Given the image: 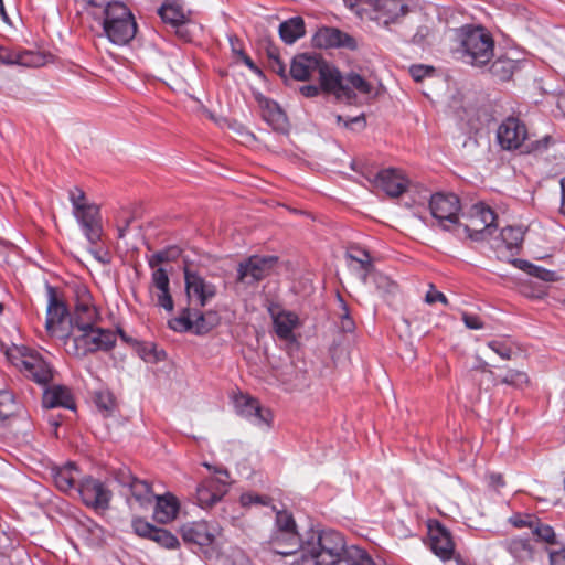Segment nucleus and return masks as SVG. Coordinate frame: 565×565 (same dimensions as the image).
I'll use <instances>...</instances> for the list:
<instances>
[{"instance_id": "f257e3e1", "label": "nucleus", "mask_w": 565, "mask_h": 565, "mask_svg": "<svg viewBox=\"0 0 565 565\" xmlns=\"http://www.w3.org/2000/svg\"><path fill=\"white\" fill-rule=\"evenodd\" d=\"M269 548L288 556L301 552V565H375L371 555L356 545L347 546L341 533L311 531L303 540L298 532H271Z\"/></svg>"}, {"instance_id": "c03bdc74", "label": "nucleus", "mask_w": 565, "mask_h": 565, "mask_svg": "<svg viewBox=\"0 0 565 565\" xmlns=\"http://www.w3.org/2000/svg\"><path fill=\"white\" fill-rule=\"evenodd\" d=\"M501 382L508 385L521 387L529 382V377L527 374L522 371L509 370L502 377Z\"/></svg>"}, {"instance_id": "4c0bfd02", "label": "nucleus", "mask_w": 565, "mask_h": 565, "mask_svg": "<svg viewBox=\"0 0 565 565\" xmlns=\"http://www.w3.org/2000/svg\"><path fill=\"white\" fill-rule=\"evenodd\" d=\"M502 243L507 249H518L524 238V231L521 226H507L500 233Z\"/></svg>"}, {"instance_id": "4468645a", "label": "nucleus", "mask_w": 565, "mask_h": 565, "mask_svg": "<svg viewBox=\"0 0 565 565\" xmlns=\"http://www.w3.org/2000/svg\"><path fill=\"white\" fill-rule=\"evenodd\" d=\"M76 491L86 507L103 511L109 508L111 492L98 479L83 478L78 481Z\"/></svg>"}, {"instance_id": "aec40b11", "label": "nucleus", "mask_w": 565, "mask_h": 565, "mask_svg": "<svg viewBox=\"0 0 565 565\" xmlns=\"http://www.w3.org/2000/svg\"><path fill=\"white\" fill-rule=\"evenodd\" d=\"M429 545L433 553L444 562L451 559L455 554L451 534L439 523L429 527Z\"/></svg>"}, {"instance_id": "423d86ee", "label": "nucleus", "mask_w": 565, "mask_h": 565, "mask_svg": "<svg viewBox=\"0 0 565 565\" xmlns=\"http://www.w3.org/2000/svg\"><path fill=\"white\" fill-rule=\"evenodd\" d=\"M466 223L458 221L454 234L459 238L468 237L475 242L488 239L497 230V215L483 203L473 204L468 213L462 214Z\"/></svg>"}, {"instance_id": "b1692460", "label": "nucleus", "mask_w": 565, "mask_h": 565, "mask_svg": "<svg viewBox=\"0 0 565 565\" xmlns=\"http://www.w3.org/2000/svg\"><path fill=\"white\" fill-rule=\"evenodd\" d=\"M317 45L321 47H344L349 50H355L358 43L350 34L335 29V28H323L315 36Z\"/></svg>"}, {"instance_id": "c9c22d12", "label": "nucleus", "mask_w": 565, "mask_h": 565, "mask_svg": "<svg viewBox=\"0 0 565 565\" xmlns=\"http://www.w3.org/2000/svg\"><path fill=\"white\" fill-rule=\"evenodd\" d=\"M21 406L9 391H0V423L19 413Z\"/></svg>"}, {"instance_id": "473e14b6", "label": "nucleus", "mask_w": 565, "mask_h": 565, "mask_svg": "<svg viewBox=\"0 0 565 565\" xmlns=\"http://www.w3.org/2000/svg\"><path fill=\"white\" fill-rule=\"evenodd\" d=\"M77 532L88 545L96 546L104 542V530L95 521L86 519L81 522L77 527Z\"/></svg>"}, {"instance_id": "72a5a7b5", "label": "nucleus", "mask_w": 565, "mask_h": 565, "mask_svg": "<svg viewBox=\"0 0 565 565\" xmlns=\"http://www.w3.org/2000/svg\"><path fill=\"white\" fill-rule=\"evenodd\" d=\"M518 67V61L502 56L492 63L490 72L500 81H509Z\"/></svg>"}, {"instance_id": "a878e982", "label": "nucleus", "mask_w": 565, "mask_h": 565, "mask_svg": "<svg viewBox=\"0 0 565 565\" xmlns=\"http://www.w3.org/2000/svg\"><path fill=\"white\" fill-rule=\"evenodd\" d=\"M153 499H156L153 518L158 523L167 524L178 516L180 502L175 495L167 492L162 495H154Z\"/></svg>"}, {"instance_id": "20e7f679", "label": "nucleus", "mask_w": 565, "mask_h": 565, "mask_svg": "<svg viewBox=\"0 0 565 565\" xmlns=\"http://www.w3.org/2000/svg\"><path fill=\"white\" fill-rule=\"evenodd\" d=\"M102 22L105 35L116 45H125L136 35L135 18L122 2H107L103 10Z\"/></svg>"}, {"instance_id": "f03ea898", "label": "nucleus", "mask_w": 565, "mask_h": 565, "mask_svg": "<svg viewBox=\"0 0 565 565\" xmlns=\"http://www.w3.org/2000/svg\"><path fill=\"white\" fill-rule=\"evenodd\" d=\"M456 47L460 58L473 66H483L493 57L494 40L481 25H462L454 31Z\"/></svg>"}, {"instance_id": "c85d7f7f", "label": "nucleus", "mask_w": 565, "mask_h": 565, "mask_svg": "<svg viewBox=\"0 0 565 565\" xmlns=\"http://www.w3.org/2000/svg\"><path fill=\"white\" fill-rule=\"evenodd\" d=\"M79 470L74 462H67L63 467L53 469L55 486L63 492L77 490Z\"/></svg>"}, {"instance_id": "0e129e2a", "label": "nucleus", "mask_w": 565, "mask_h": 565, "mask_svg": "<svg viewBox=\"0 0 565 565\" xmlns=\"http://www.w3.org/2000/svg\"><path fill=\"white\" fill-rule=\"evenodd\" d=\"M428 34V28L427 26H420L415 35L413 36V42L415 44H422L425 36Z\"/></svg>"}, {"instance_id": "f704fd0d", "label": "nucleus", "mask_w": 565, "mask_h": 565, "mask_svg": "<svg viewBox=\"0 0 565 565\" xmlns=\"http://www.w3.org/2000/svg\"><path fill=\"white\" fill-rule=\"evenodd\" d=\"M129 491L131 497L140 507H147L151 504L154 498L150 484L147 481L140 480L138 478L134 480L129 487Z\"/></svg>"}, {"instance_id": "bb28decb", "label": "nucleus", "mask_w": 565, "mask_h": 565, "mask_svg": "<svg viewBox=\"0 0 565 565\" xmlns=\"http://www.w3.org/2000/svg\"><path fill=\"white\" fill-rule=\"evenodd\" d=\"M43 406L46 408L64 407L75 409V402L71 391L63 385H54L44 391Z\"/></svg>"}, {"instance_id": "39448f33", "label": "nucleus", "mask_w": 565, "mask_h": 565, "mask_svg": "<svg viewBox=\"0 0 565 565\" xmlns=\"http://www.w3.org/2000/svg\"><path fill=\"white\" fill-rule=\"evenodd\" d=\"M116 343V334L108 330L94 326L73 330V334L64 341L65 350L76 358H84L97 351H108Z\"/></svg>"}, {"instance_id": "6e6552de", "label": "nucleus", "mask_w": 565, "mask_h": 565, "mask_svg": "<svg viewBox=\"0 0 565 565\" xmlns=\"http://www.w3.org/2000/svg\"><path fill=\"white\" fill-rule=\"evenodd\" d=\"M7 356L13 365L35 383L46 385L53 380L51 365L38 352L26 347L14 345L7 352Z\"/></svg>"}, {"instance_id": "680f3d73", "label": "nucleus", "mask_w": 565, "mask_h": 565, "mask_svg": "<svg viewBox=\"0 0 565 565\" xmlns=\"http://www.w3.org/2000/svg\"><path fill=\"white\" fill-rule=\"evenodd\" d=\"M270 57H273V64H271V67L273 70L281 76V78H284L285 81L288 79L287 77V74H286V67L285 65L281 63V61L277 57V56H273L270 54Z\"/></svg>"}, {"instance_id": "4d7b16f0", "label": "nucleus", "mask_w": 565, "mask_h": 565, "mask_svg": "<svg viewBox=\"0 0 565 565\" xmlns=\"http://www.w3.org/2000/svg\"><path fill=\"white\" fill-rule=\"evenodd\" d=\"M462 321L468 329L479 330L483 328L482 320L476 315L463 313Z\"/></svg>"}, {"instance_id": "393cba45", "label": "nucleus", "mask_w": 565, "mask_h": 565, "mask_svg": "<svg viewBox=\"0 0 565 565\" xmlns=\"http://www.w3.org/2000/svg\"><path fill=\"white\" fill-rule=\"evenodd\" d=\"M269 312L273 318L274 330L277 337L285 341H295L294 330L299 326V317L295 312L287 310L275 312L270 309Z\"/></svg>"}, {"instance_id": "7c9ffc66", "label": "nucleus", "mask_w": 565, "mask_h": 565, "mask_svg": "<svg viewBox=\"0 0 565 565\" xmlns=\"http://www.w3.org/2000/svg\"><path fill=\"white\" fill-rule=\"evenodd\" d=\"M305 33V22L301 17L290 18L279 25V35L286 44H294Z\"/></svg>"}, {"instance_id": "a211bd4d", "label": "nucleus", "mask_w": 565, "mask_h": 565, "mask_svg": "<svg viewBox=\"0 0 565 565\" xmlns=\"http://www.w3.org/2000/svg\"><path fill=\"white\" fill-rule=\"evenodd\" d=\"M237 413L258 427L269 428L273 423L270 409L264 408L258 399L241 394L235 398Z\"/></svg>"}, {"instance_id": "a18cd8bd", "label": "nucleus", "mask_w": 565, "mask_h": 565, "mask_svg": "<svg viewBox=\"0 0 565 565\" xmlns=\"http://www.w3.org/2000/svg\"><path fill=\"white\" fill-rule=\"evenodd\" d=\"M488 347L495 352L501 359L510 360L512 348L505 340H492L488 342Z\"/></svg>"}, {"instance_id": "79ce46f5", "label": "nucleus", "mask_w": 565, "mask_h": 565, "mask_svg": "<svg viewBox=\"0 0 565 565\" xmlns=\"http://www.w3.org/2000/svg\"><path fill=\"white\" fill-rule=\"evenodd\" d=\"M95 404L97 408L108 416L116 407L114 395L109 391H98L95 393Z\"/></svg>"}, {"instance_id": "774afa93", "label": "nucleus", "mask_w": 565, "mask_h": 565, "mask_svg": "<svg viewBox=\"0 0 565 565\" xmlns=\"http://www.w3.org/2000/svg\"><path fill=\"white\" fill-rule=\"evenodd\" d=\"M241 56H242V61L243 63L252 71H257V66L255 65V63L253 62V60L246 55L245 53L241 52Z\"/></svg>"}, {"instance_id": "a19ab883", "label": "nucleus", "mask_w": 565, "mask_h": 565, "mask_svg": "<svg viewBox=\"0 0 565 565\" xmlns=\"http://www.w3.org/2000/svg\"><path fill=\"white\" fill-rule=\"evenodd\" d=\"M273 532H298L292 514L286 510L276 511Z\"/></svg>"}, {"instance_id": "dca6fc26", "label": "nucleus", "mask_w": 565, "mask_h": 565, "mask_svg": "<svg viewBox=\"0 0 565 565\" xmlns=\"http://www.w3.org/2000/svg\"><path fill=\"white\" fill-rule=\"evenodd\" d=\"M99 318L96 307L93 305L89 290L82 286L76 290V305L70 319L72 329H84L94 326Z\"/></svg>"}, {"instance_id": "69168bd1", "label": "nucleus", "mask_w": 565, "mask_h": 565, "mask_svg": "<svg viewBox=\"0 0 565 565\" xmlns=\"http://www.w3.org/2000/svg\"><path fill=\"white\" fill-rule=\"evenodd\" d=\"M452 558L456 562V565H476L473 561L468 557H463L460 554H454Z\"/></svg>"}, {"instance_id": "4be33fe9", "label": "nucleus", "mask_w": 565, "mask_h": 565, "mask_svg": "<svg viewBox=\"0 0 565 565\" xmlns=\"http://www.w3.org/2000/svg\"><path fill=\"white\" fill-rule=\"evenodd\" d=\"M375 183L388 196L397 198L406 191L409 181L401 170L390 168L377 173Z\"/></svg>"}, {"instance_id": "f3484780", "label": "nucleus", "mask_w": 565, "mask_h": 565, "mask_svg": "<svg viewBox=\"0 0 565 565\" xmlns=\"http://www.w3.org/2000/svg\"><path fill=\"white\" fill-rule=\"evenodd\" d=\"M527 138V129L524 122L516 117L505 118L497 129V140L504 150L519 149Z\"/></svg>"}, {"instance_id": "37998d69", "label": "nucleus", "mask_w": 565, "mask_h": 565, "mask_svg": "<svg viewBox=\"0 0 565 565\" xmlns=\"http://www.w3.org/2000/svg\"><path fill=\"white\" fill-rule=\"evenodd\" d=\"M532 533L540 540L547 544H556V534L552 526L544 524L535 519L534 526H532Z\"/></svg>"}, {"instance_id": "2f4dec72", "label": "nucleus", "mask_w": 565, "mask_h": 565, "mask_svg": "<svg viewBox=\"0 0 565 565\" xmlns=\"http://www.w3.org/2000/svg\"><path fill=\"white\" fill-rule=\"evenodd\" d=\"M158 14L164 22L170 23L173 26L184 24L188 21L183 7L175 1L164 2L158 9Z\"/></svg>"}, {"instance_id": "603ef678", "label": "nucleus", "mask_w": 565, "mask_h": 565, "mask_svg": "<svg viewBox=\"0 0 565 565\" xmlns=\"http://www.w3.org/2000/svg\"><path fill=\"white\" fill-rule=\"evenodd\" d=\"M409 73L416 82H420L423 78L434 73V67L426 65H413L409 68Z\"/></svg>"}, {"instance_id": "1a4fd4ad", "label": "nucleus", "mask_w": 565, "mask_h": 565, "mask_svg": "<svg viewBox=\"0 0 565 565\" xmlns=\"http://www.w3.org/2000/svg\"><path fill=\"white\" fill-rule=\"evenodd\" d=\"M338 83L328 87L327 93L334 95L338 100L348 104H354L358 95L363 98H374L377 95V89L373 82L367 81L360 74L351 72L342 76L340 71L335 68Z\"/></svg>"}, {"instance_id": "5fc2aeb1", "label": "nucleus", "mask_w": 565, "mask_h": 565, "mask_svg": "<svg viewBox=\"0 0 565 565\" xmlns=\"http://www.w3.org/2000/svg\"><path fill=\"white\" fill-rule=\"evenodd\" d=\"M335 118H337V122L338 124L343 122L344 127L349 128V129H354L355 127H359L360 129H363L365 127V125H366L365 118L362 115L353 117V118H350L348 120H343L342 116H340V115H337Z\"/></svg>"}, {"instance_id": "13d9d810", "label": "nucleus", "mask_w": 565, "mask_h": 565, "mask_svg": "<svg viewBox=\"0 0 565 565\" xmlns=\"http://www.w3.org/2000/svg\"><path fill=\"white\" fill-rule=\"evenodd\" d=\"M321 90H323V87L321 84L320 85L309 84V85H303L299 88L300 94L308 98L318 96Z\"/></svg>"}, {"instance_id": "ea45409f", "label": "nucleus", "mask_w": 565, "mask_h": 565, "mask_svg": "<svg viewBox=\"0 0 565 565\" xmlns=\"http://www.w3.org/2000/svg\"><path fill=\"white\" fill-rule=\"evenodd\" d=\"M150 540L168 550H175L180 545L178 537L162 527H156Z\"/></svg>"}, {"instance_id": "ddd939ff", "label": "nucleus", "mask_w": 565, "mask_h": 565, "mask_svg": "<svg viewBox=\"0 0 565 565\" xmlns=\"http://www.w3.org/2000/svg\"><path fill=\"white\" fill-rule=\"evenodd\" d=\"M276 257L250 256L239 263L237 268V282L244 286H253L267 277L276 263Z\"/></svg>"}, {"instance_id": "2eb2a0df", "label": "nucleus", "mask_w": 565, "mask_h": 565, "mask_svg": "<svg viewBox=\"0 0 565 565\" xmlns=\"http://www.w3.org/2000/svg\"><path fill=\"white\" fill-rule=\"evenodd\" d=\"M370 7V19L379 25L390 28L406 12V4L402 0H365Z\"/></svg>"}, {"instance_id": "6e6d98bb", "label": "nucleus", "mask_w": 565, "mask_h": 565, "mask_svg": "<svg viewBox=\"0 0 565 565\" xmlns=\"http://www.w3.org/2000/svg\"><path fill=\"white\" fill-rule=\"evenodd\" d=\"M534 521H535V519L532 515H525V516L514 515V516L510 518L511 524H513L518 529H521V527L532 529V526H534Z\"/></svg>"}, {"instance_id": "49530a36", "label": "nucleus", "mask_w": 565, "mask_h": 565, "mask_svg": "<svg viewBox=\"0 0 565 565\" xmlns=\"http://www.w3.org/2000/svg\"><path fill=\"white\" fill-rule=\"evenodd\" d=\"M156 527L157 526L152 525L151 523H149L148 521H145L142 519H136L132 521L134 532L138 536L143 537V539L150 540Z\"/></svg>"}, {"instance_id": "bf43d9fd", "label": "nucleus", "mask_w": 565, "mask_h": 565, "mask_svg": "<svg viewBox=\"0 0 565 565\" xmlns=\"http://www.w3.org/2000/svg\"><path fill=\"white\" fill-rule=\"evenodd\" d=\"M550 563L551 565H565V547L559 551H551Z\"/></svg>"}, {"instance_id": "c756f323", "label": "nucleus", "mask_w": 565, "mask_h": 565, "mask_svg": "<svg viewBox=\"0 0 565 565\" xmlns=\"http://www.w3.org/2000/svg\"><path fill=\"white\" fill-rule=\"evenodd\" d=\"M505 551L519 563L534 558V547L529 537L516 536L503 542Z\"/></svg>"}, {"instance_id": "7ed1b4c3", "label": "nucleus", "mask_w": 565, "mask_h": 565, "mask_svg": "<svg viewBox=\"0 0 565 565\" xmlns=\"http://www.w3.org/2000/svg\"><path fill=\"white\" fill-rule=\"evenodd\" d=\"M70 201L73 206V214L79 224V227L90 245L89 252L95 259L100 263H107V253L98 248L103 237V224L100 210L97 204L88 203L85 192L79 188L70 190Z\"/></svg>"}, {"instance_id": "6ab92c4d", "label": "nucleus", "mask_w": 565, "mask_h": 565, "mask_svg": "<svg viewBox=\"0 0 565 565\" xmlns=\"http://www.w3.org/2000/svg\"><path fill=\"white\" fill-rule=\"evenodd\" d=\"M184 282L188 298L195 300L201 307H204L216 296V286L206 281L201 275L189 267L184 268Z\"/></svg>"}, {"instance_id": "3c124183", "label": "nucleus", "mask_w": 565, "mask_h": 565, "mask_svg": "<svg viewBox=\"0 0 565 565\" xmlns=\"http://www.w3.org/2000/svg\"><path fill=\"white\" fill-rule=\"evenodd\" d=\"M157 305L166 309L167 311L173 310V299L170 295V288L159 290L157 294Z\"/></svg>"}, {"instance_id": "cd10ccee", "label": "nucleus", "mask_w": 565, "mask_h": 565, "mask_svg": "<svg viewBox=\"0 0 565 565\" xmlns=\"http://www.w3.org/2000/svg\"><path fill=\"white\" fill-rule=\"evenodd\" d=\"M262 117L276 131L286 132L288 119L276 102L264 99L260 102Z\"/></svg>"}, {"instance_id": "e2e57ef3", "label": "nucleus", "mask_w": 565, "mask_h": 565, "mask_svg": "<svg viewBox=\"0 0 565 565\" xmlns=\"http://www.w3.org/2000/svg\"><path fill=\"white\" fill-rule=\"evenodd\" d=\"M354 321L349 316V313L345 311L341 317V329L344 332H352L354 330Z\"/></svg>"}, {"instance_id": "338daca9", "label": "nucleus", "mask_w": 565, "mask_h": 565, "mask_svg": "<svg viewBox=\"0 0 565 565\" xmlns=\"http://www.w3.org/2000/svg\"><path fill=\"white\" fill-rule=\"evenodd\" d=\"M344 4L352 11H355L356 13H360L359 4L364 3L365 0H343Z\"/></svg>"}, {"instance_id": "052dcab7", "label": "nucleus", "mask_w": 565, "mask_h": 565, "mask_svg": "<svg viewBox=\"0 0 565 565\" xmlns=\"http://www.w3.org/2000/svg\"><path fill=\"white\" fill-rule=\"evenodd\" d=\"M168 260H169L168 252H158V253L153 254L151 256V258L149 259V266L151 268H154L157 265L168 262Z\"/></svg>"}, {"instance_id": "9d476101", "label": "nucleus", "mask_w": 565, "mask_h": 565, "mask_svg": "<svg viewBox=\"0 0 565 565\" xmlns=\"http://www.w3.org/2000/svg\"><path fill=\"white\" fill-rule=\"evenodd\" d=\"M47 309H46V332L60 339H66L70 335L65 323L68 318L66 305L60 299L57 291L52 286H46Z\"/></svg>"}, {"instance_id": "0eeeda50", "label": "nucleus", "mask_w": 565, "mask_h": 565, "mask_svg": "<svg viewBox=\"0 0 565 565\" xmlns=\"http://www.w3.org/2000/svg\"><path fill=\"white\" fill-rule=\"evenodd\" d=\"M290 76L296 81H309L318 76L323 90L338 83L335 67L327 63L316 53H303L296 55L290 65Z\"/></svg>"}, {"instance_id": "09e8293b", "label": "nucleus", "mask_w": 565, "mask_h": 565, "mask_svg": "<svg viewBox=\"0 0 565 565\" xmlns=\"http://www.w3.org/2000/svg\"><path fill=\"white\" fill-rule=\"evenodd\" d=\"M239 501L243 507H249L253 504L267 505L269 503V498L259 495L257 493L247 492L241 495Z\"/></svg>"}, {"instance_id": "58836bf2", "label": "nucleus", "mask_w": 565, "mask_h": 565, "mask_svg": "<svg viewBox=\"0 0 565 565\" xmlns=\"http://www.w3.org/2000/svg\"><path fill=\"white\" fill-rule=\"evenodd\" d=\"M347 258L356 263L361 270H363L362 279L366 280V276L372 269V258L367 250L358 247H352L347 252Z\"/></svg>"}, {"instance_id": "de8ad7c7", "label": "nucleus", "mask_w": 565, "mask_h": 565, "mask_svg": "<svg viewBox=\"0 0 565 565\" xmlns=\"http://www.w3.org/2000/svg\"><path fill=\"white\" fill-rule=\"evenodd\" d=\"M152 286L159 291L163 289H169L170 280L166 269L157 268L152 273Z\"/></svg>"}, {"instance_id": "5701e85b", "label": "nucleus", "mask_w": 565, "mask_h": 565, "mask_svg": "<svg viewBox=\"0 0 565 565\" xmlns=\"http://www.w3.org/2000/svg\"><path fill=\"white\" fill-rule=\"evenodd\" d=\"M225 482L217 478H207L196 488V502L201 508H210L218 502L227 491Z\"/></svg>"}, {"instance_id": "412c9836", "label": "nucleus", "mask_w": 565, "mask_h": 565, "mask_svg": "<svg viewBox=\"0 0 565 565\" xmlns=\"http://www.w3.org/2000/svg\"><path fill=\"white\" fill-rule=\"evenodd\" d=\"M216 529L205 521L189 522L181 526L184 542L200 546H209L214 542Z\"/></svg>"}, {"instance_id": "8fccbe9b", "label": "nucleus", "mask_w": 565, "mask_h": 565, "mask_svg": "<svg viewBox=\"0 0 565 565\" xmlns=\"http://www.w3.org/2000/svg\"><path fill=\"white\" fill-rule=\"evenodd\" d=\"M136 477L128 468H120L115 472V480L122 487L129 489Z\"/></svg>"}, {"instance_id": "e433bc0d", "label": "nucleus", "mask_w": 565, "mask_h": 565, "mask_svg": "<svg viewBox=\"0 0 565 565\" xmlns=\"http://www.w3.org/2000/svg\"><path fill=\"white\" fill-rule=\"evenodd\" d=\"M515 263L519 264V268L526 271L529 275L536 277L543 281L552 282L558 279V276L555 271L548 270L541 266L534 265L527 260L518 259Z\"/></svg>"}, {"instance_id": "9b49d317", "label": "nucleus", "mask_w": 565, "mask_h": 565, "mask_svg": "<svg viewBox=\"0 0 565 565\" xmlns=\"http://www.w3.org/2000/svg\"><path fill=\"white\" fill-rule=\"evenodd\" d=\"M218 323L216 312L207 311L205 313L199 310L184 309L181 315L169 321V326L174 331L183 332L193 330L196 334H205Z\"/></svg>"}, {"instance_id": "f8f14e48", "label": "nucleus", "mask_w": 565, "mask_h": 565, "mask_svg": "<svg viewBox=\"0 0 565 565\" xmlns=\"http://www.w3.org/2000/svg\"><path fill=\"white\" fill-rule=\"evenodd\" d=\"M431 215L439 222L446 231H452L457 225L460 211V200L454 193H436L429 201Z\"/></svg>"}, {"instance_id": "864d4df0", "label": "nucleus", "mask_w": 565, "mask_h": 565, "mask_svg": "<svg viewBox=\"0 0 565 565\" xmlns=\"http://www.w3.org/2000/svg\"><path fill=\"white\" fill-rule=\"evenodd\" d=\"M425 301L429 305H433L437 301L441 302L445 306L448 305L446 296L443 292L436 290L434 285H429V290L426 292Z\"/></svg>"}]
</instances>
